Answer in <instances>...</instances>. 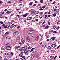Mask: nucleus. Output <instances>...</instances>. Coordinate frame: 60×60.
I'll return each mask as SVG.
<instances>
[{
    "mask_svg": "<svg viewBox=\"0 0 60 60\" xmlns=\"http://www.w3.org/2000/svg\"><path fill=\"white\" fill-rule=\"evenodd\" d=\"M47 38H49V35H47L46 36Z\"/></svg>",
    "mask_w": 60,
    "mask_h": 60,
    "instance_id": "5fc2aeb1",
    "label": "nucleus"
},
{
    "mask_svg": "<svg viewBox=\"0 0 60 60\" xmlns=\"http://www.w3.org/2000/svg\"><path fill=\"white\" fill-rule=\"evenodd\" d=\"M45 7H46L44 6L43 7H42V8H43V9H44L45 8Z\"/></svg>",
    "mask_w": 60,
    "mask_h": 60,
    "instance_id": "864d4df0",
    "label": "nucleus"
},
{
    "mask_svg": "<svg viewBox=\"0 0 60 60\" xmlns=\"http://www.w3.org/2000/svg\"><path fill=\"white\" fill-rule=\"evenodd\" d=\"M50 58L51 59H53L54 58V56H50Z\"/></svg>",
    "mask_w": 60,
    "mask_h": 60,
    "instance_id": "4be33fe9",
    "label": "nucleus"
},
{
    "mask_svg": "<svg viewBox=\"0 0 60 60\" xmlns=\"http://www.w3.org/2000/svg\"><path fill=\"white\" fill-rule=\"evenodd\" d=\"M42 47L44 48H45L46 47V45H44L42 46Z\"/></svg>",
    "mask_w": 60,
    "mask_h": 60,
    "instance_id": "e433bc0d",
    "label": "nucleus"
},
{
    "mask_svg": "<svg viewBox=\"0 0 60 60\" xmlns=\"http://www.w3.org/2000/svg\"><path fill=\"white\" fill-rule=\"evenodd\" d=\"M24 53L25 54H26V55H28V53H27V52H24Z\"/></svg>",
    "mask_w": 60,
    "mask_h": 60,
    "instance_id": "ea45409f",
    "label": "nucleus"
},
{
    "mask_svg": "<svg viewBox=\"0 0 60 60\" xmlns=\"http://www.w3.org/2000/svg\"><path fill=\"white\" fill-rule=\"evenodd\" d=\"M6 38L7 39H10V37L9 36H7L6 37Z\"/></svg>",
    "mask_w": 60,
    "mask_h": 60,
    "instance_id": "cd10ccee",
    "label": "nucleus"
},
{
    "mask_svg": "<svg viewBox=\"0 0 60 60\" xmlns=\"http://www.w3.org/2000/svg\"><path fill=\"white\" fill-rule=\"evenodd\" d=\"M57 57V56H56L54 57L53 58L54 59H56V57Z\"/></svg>",
    "mask_w": 60,
    "mask_h": 60,
    "instance_id": "4d7b16f0",
    "label": "nucleus"
},
{
    "mask_svg": "<svg viewBox=\"0 0 60 60\" xmlns=\"http://www.w3.org/2000/svg\"><path fill=\"white\" fill-rule=\"evenodd\" d=\"M51 46L53 48H56V45L55 44H52L51 45Z\"/></svg>",
    "mask_w": 60,
    "mask_h": 60,
    "instance_id": "423d86ee",
    "label": "nucleus"
},
{
    "mask_svg": "<svg viewBox=\"0 0 60 60\" xmlns=\"http://www.w3.org/2000/svg\"><path fill=\"white\" fill-rule=\"evenodd\" d=\"M15 20H17V19H18V18L17 17H15Z\"/></svg>",
    "mask_w": 60,
    "mask_h": 60,
    "instance_id": "49530a36",
    "label": "nucleus"
},
{
    "mask_svg": "<svg viewBox=\"0 0 60 60\" xmlns=\"http://www.w3.org/2000/svg\"><path fill=\"white\" fill-rule=\"evenodd\" d=\"M3 3V1H0V4H2V3Z\"/></svg>",
    "mask_w": 60,
    "mask_h": 60,
    "instance_id": "603ef678",
    "label": "nucleus"
},
{
    "mask_svg": "<svg viewBox=\"0 0 60 60\" xmlns=\"http://www.w3.org/2000/svg\"><path fill=\"white\" fill-rule=\"evenodd\" d=\"M19 34V33L18 31H15L13 33V35L14 36H18Z\"/></svg>",
    "mask_w": 60,
    "mask_h": 60,
    "instance_id": "f257e3e1",
    "label": "nucleus"
},
{
    "mask_svg": "<svg viewBox=\"0 0 60 60\" xmlns=\"http://www.w3.org/2000/svg\"><path fill=\"white\" fill-rule=\"evenodd\" d=\"M12 55L11 54H9V57H12Z\"/></svg>",
    "mask_w": 60,
    "mask_h": 60,
    "instance_id": "b1692460",
    "label": "nucleus"
},
{
    "mask_svg": "<svg viewBox=\"0 0 60 60\" xmlns=\"http://www.w3.org/2000/svg\"><path fill=\"white\" fill-rule=\"evenodd\" d=\"M56 3V2L55 1H54L52 3V4H54Z\"/></svg>",
    "mask_w": 60,
    "mask_h": 60,
    "instance_id": "680f3d73",
    "label": "nucleus"
},
{
    "mask_svg": "<svg viewBox=\"0 0 60 60\" xmlns=\"http://www.w3.org/2000/svg\"><path fill=\"white\" fill-rule=\"evenodd\" d=\"M51 52L52 53H53L55 52V50H52L51 51Z\"/></svg>",
    "mask_w": 60,
    "mask_h": 60,
    "instance_id": "aec40b11",
    "label": "nucleus"
},
{
    "mask_svg": "<svg viewBox=\"0 0 60 60\" xmlns=\"http://www.w3.org/2000/svg\"><path fill=\"white\" fill-rule=\"evenodd\" d=\"M45 21H44L42 24V25H44V23H45Z\"/></svg>",
    "mask_w": 60,
    "mask_h": 60,
    "instance_id": "69168bd1",
    "label": "nucleus"
},
{
    "mask_svg": "<svg viewBox=\"0 0 60 60\" xmlns=\"http://www.w3.org/2000/svg\"><path fill=\"white\" fill-rule=\"evenodd\" d=\"M39 36H38L35 39L36 41H38V40H39Z\"/></svg>",
    "mask_w": 60,
    "mask_h": 60,
    "instance_id": "9d476101",
    "label": "nucleus"
},
{
    "mask_svg": "<svg viewBox=\"0 0 60 60\" xmlns=\"http://www.w3.org/2000/svg\"><path fill=\"white\" fill-rule=\"evenodd\" d=\"M22 53H24L25 52V50L24 49H22V51H21Z\"/></svg>",
    "mask_w": 60,
    "mask_h": 60,
    "instance_id": "1a4fd4ad",
    "label": "nucleus"
},
{
    "mask_svg": "<svg viewBox=\"0 0 60 60\" xmlns=\"http://www.w3.org/2000/svg\"><path fill=\"white\" fill-rule=\"evenodd\" d=\"M25 48V47H22L20 48L19 49L20 51H21L22 49H23V48Z\"/></svg>",
    "mask_w": 60,
    "mask_h": 60,
    "instance_id": "f8f14e48",
    "label": "nucleus"
},
{
    "mask_svg": "<svg viewBox=\"0 0 60 60\" xmlns=\"http://www.w3.org/2000/svg\"><path fill=\"white\" fill-rule=\"evenodd\" d=\"M43 14V13L42 12H40L39 13V14Z\"/></svg>",
    "mask_w": 60,
    "mask_h": 60,
    "instance_id": "09e8293b",
    "label": "nucleus"
},
{
    "mask_svg": "<svg viewBox=\"0 0 60 60\" xmlns=\"http://www.w3.org/2000/svg\"><path fill=\"white\" fill-rule=\"evenodd\" d=\"M42 23V20H41L38 23V24L39 25H41V23Z\"/></svg>",
    "mask_w": 60,
    "mask_h": 60,
    "instance_id": "2eb2a0df",
    "label": "nucleus"
},
{
    "mask_svg": "<svg viewBox=\"0 0 60 60\" xmlns=\"http://www.w3.org/2000/svg\"><path fill=\"white\" fill-rule=\"evenodd\" d=\"M0 24H1L2 25V24H3V22L2 21H0Z\"/></svg>",
    "mask_w": 60,
    "mask_h": 60,
    "instance_id": "4c0bfd02",
    "label": "nucleus"
},
{
    "mask_svg": "<svg viewBox=\"0 0 60 60\" xmlns=\"http://www.w3.org/2000/svg\"><path fill=\"white\" fill-rule=\"evenodd\" d=\"M33 32V30H29L28 32V33L29 34H31Z\"/></svg>",
    "mask_w": 60,
    "mask_h": 60,
    "instance_id": "20e7f679",
    "label": "nucleus"
},
{
    "mask_svg": "<svg viewBox=\"0 0 60 60\" xmlns=\"http://www.w3.org/2000/svg\"><path fill=\"white\" fill-rule=\"evenodd\" d=\"M38 13H39V11H36L35 12L34 14H38Z\"/></svg>",
    "mask_w": 60,
    "mask_h": 60,
    "instance_id": "ddd939ff",
    "label": "nucleus"
},
{
    "mask_svg": "<svg viewBox=\"0 0 60 60\" xmlns=\"http://www.w3.org/2000/svg\"><path fill=\"white\" fill-rule=\"evenodd\" d=\"M52 39V41H53V40H54L55 39H56V37H52L51 38Z\"/></svg>",
    "mask_w": 60,
    "mask_h": 60,
    "instance_id": "9b49d317",
    "label": "nucleus"
},
{
    "mask_svg": "<svg viewBox=\"0 0 60 60\" xmlns=\"http://www.w3.org/2000/svg\"><path fill=\"white\" fill-rule=\"evenodd\" d=\"M59 11V10L58 9H54L53 11L55 12V13H57L58 12V11Z\"/></svg>",
    "mask_w": 60,
    "mask_h": 60,
    "instance_id": "f03ea898",
    "label": "nucleus"
},
{
    "mask_svg": "<svg viewBox=\"0 0 60 60\" xmlns=\"http://www.w3.org/2000/svg\"><path fill=\"white\" fill-rule=\"evenodd\" d=\"M53 33H57V32L56 31H54L53 32Z\"/></svg>",
    "mask_w": 60,
    "mask_h": 60,
    "instance_id": "bf43d9fd",
    "label": "nucleus"
},
{
    "mask_svg": "<svg viewBox=\"0 0 60 60\" xmlns=\"http://www.w3.org/2000/svg\"><path fill=\"white\" fill-rule=\"evenodd\" d=\"M27 58H25L24 59V60H27Z\"/></svg>",
    "mask_w": 60,
    "mask_h": 60,
    "instance_id": "e2e57ef3",
    "label": "nucleus"
},
{
    "mask_svg": "<svg viewBox=\"0 0 60 60\" xmlns=\"http://www.w3.org/2000/svg\"><path fill=\"white\" fill-rule=\"evenodd\" d=\"M9 34V33L7 32L5 34V35H7L8 34Z\"/></svg>",
    "mask_w": 60,
    "mask_h": 60,
    "instance_id": "bb28decb",
    "label": "nucleus"
},
{
    "mask_svg": "<svg viewBox=\"0 0 60 60\" xmlns=\"http://www.w3.org/2000/svg\"><path fill=\"white\" fill-rule=\"evenodd\" d=\"M26 41L27 42H29V41H30V39L27 40Z\"/></svg>",
    "mask_w": 60,
    "mask_h": 60,
    "instance_id": "c9c22d12",
    "label": "nucleus"
},
{
    "mask_svg": "<svg viewBox=\"0 0 60 60\" xmlns=\"http://www.w3.org/2000/svg\"><path fill=\"white\" fill-rule=\"evenodd\" d=\"M45 18H46V17H47V15H45Z\"/></svg>",
    "mask_w": 60,
    "mask_h": 60,
    "instance_id": "13d9d810",
    "label": "nucleus"
},
{
    "mask_svg": "<svg viewBox=\"0 0 60 60\" xmlns=\"http://www.w3.org/2000/svg\"><path fill=\"white\" fill-rule=\"evenodd\" d=\"M31 57L33 59V58H34L35 57V56H34V55H33L31 56Z\"/></svg>",
    "mask_w": 60,
    "mask_h": 60,
    "instance_id": "a211bd4d",
    "label": "nucleus"
},
{
    "mask_svg": "<svg viewBox=\"0 0 60 60\" xmlns=\"http://www.w3.org/2000/svg\"><path fill=\"white\" fill-rule=\"evenodd\" d=\"M11 54L13 56V53L12 52H11Z\"/></svg>",
    "mask_w": 60,
    "mask_h": 60,
    "instance_id": "052dcab7",
    "label": "nucleus"
},
{
    "mask_svg": "<svg viewBox=\"0 0 60 60\" xmlns=\"http://www.w3.org/2000/svg\"><path fill=\"white\" fill-rule=\"evenodd\" d=\"M20 27V26H18L17 27V29H19V28Z\"/></svg>",
    "mask_w": 60,
    "mask_h": 60,
    "instance_id": "a18cd8bd",
    "label": "nucleus"
},
{
    "mask_svg": "<svg viewBox=\"0 0 60 60\" xmlns=\"http://www.w3.org/2000/svg\"><path fill=\"white\" fill-rule=\"evenodd\" d=\"M56 26L55 25H54L52 26V27H53V28L54 29H55V28H56Z\"/></svg>",
    "mask_w": 60,
    "mask_h": 60,
    "instance_id": "a878e982",
    "label": "nucleus"
},
{
    "mask_svg": "<svg viewBox=\"0 0 60 60\" xmlns=\"http://www.w3.org/2000/svg\"><path fill=\"white\" fill-rule=\"evenodd\" d=\"M40 2L41 3H43V0H41L40 1Z\"/></svg>",
    "mask_w": 60,
    "mask_h": 60,
    "instance_id": "7c9ffc66",
    "label": "nucleus"
},
{
    "mask_svg": "<svg viewBox=\"0 0 60 60\" xmlns=\"http://www.w3.org/2000/svg\"><path fill=\"white\" fill-rule=\"evenodd\" d=\"M49 26L47 25L45 26V29H48V28H49Z\"/></svg>",
    "mask_w": 60,
    "mask_h": 60,
    "instance_id": "412c9836",
    "label": "nucleus"
},
{
    "mask_svg": "<svg viewBox=\"0 0 60 60\" xmlns=\"http://www.w3.org/2000/svg\"><path fill=\"white\" fill-rule=\"evenodd\" d=\"M56 16V14L54 13L53 14V17H55V16Z\"/></svg>",
    "mask_w": 60,
    "mask_h": 60,
    "instance_id": "a19ab883",
    "label": "nucleus"
},
{
    "mask_svg": "<svg viewBox=\"0 0 60 60\" xmlns=\"http://www.w3.org/2000/svg\"><path fill=\"white\" fill-rule=\"evenodd\" d=\"M33 4V2H31L29 3V5H32Z\"/></svg>",
    "mask_w": 60,
    "mask_h": 60,
    "instance_id": "c85d7f7f",
    "label": "nucleus"
},
{
    "mask_svg": "<svg viewBox=\"0 0 60 60\" xmlns=\"http://www.w3.org/2000/svg\"><path fill=\"white\" fill-rule=\"evenodd\" d=\"M11 13V12L10 11H8L6 12V13H8V14H9V13Z\"/></svg>",
    "mask_w": 60,
    "mask_h": 60,
    "instance_id": "5701e85b",
    "label": "nucleus"
},
{
    "mask_svg": "<svg viewBox=\"0 0 60 60\" xmlns=\"http://www.w3.org/2000/svg\"><path fill=\"white\" fill-rule=\"evenodd\" d=\"M51 49V47H50V46L48 47V49Z\"/></svg>",
    "mask_w": 60,
    "mask_h": 60,
    "instance_id": "f704fd0d",
    "label": "nucleus"
},
{
    "mask_svg": "<svg viewBox=\"0 0 60 60\" xmlns=\"http://www.w3.org/2000/svg\"><path fill=\"white\" fill-rule=\"evenodd\" d=\"M20 38V37H18L17 38V40H19V39Z\"/></svg>",
    "mask_w": 60,
    "mask_h": 60,
    "instance_id": "c03bdc74",
    "label": "nucleus"
},
{
    "mask_svg": "<svg viewBox=\"0 0 60 60\" xmlns=\"http://www.w3.org/2000/svg\"><path fill=\"white\" fill-rule=\"evenodd\" d=\"M6 47H9V43L7 44L6 45Z\"/></svg>",
    "mask_w": 60,
    "mask_h": 60,
    "instance_id": "c756f323",
    "label": "nucleus"
},
{
    "mask_svg": "<svg viewBox=\"0 0 60 60\" xmlns=\"http://www.w3.org/2000/svg\"><path fill=\"white\" fill-rule=\"evenodd\" d=\"M20 47V46H15V49H19Z\"/></svg>",
    "mask_w": 60,
    "mask_h": 60,
    "instance_id": "f3484780",
    "label": "nucleus"
},
{
    "mask_svg": "<svg viewBox=\"0 0 60 60\" xmlns=\"http://www.w3.org/2000/svg\"><path fill=\"white\" fill-rule=\"evenodd\" d=\"M6 48L8 50H10L11 49V47L10 46L7 47Z\"/></svg>",
    "mask_w": 60,
    "mask_h": 60,
    "instance_id": "dca6fc26",
    "label": "nucleus"
},
{
    "mask_svg": "<svg viewBox=\"0 0 60 60\" xmlns=\"http://www.w3.org/2000/svg\"><path fill=\"white\" fill-rule=\"evenodd\" d=\"M10 27L11 29H12V28L14 27V26L12 25H11L10 26Z\"/></svg>",
    "mask_w": 60,
    "mask_h": 60,
    "instance_id": "4468645a",
    "label": "nucleus"
},
{
    "mask_svg": "<svg viewBox=\"0 0 60 60\" xmlns=\"http://www.w3.org/2000/svg\"><path fill=\"white\" fill-rule=\"evenodd\" d=\"M13 15H14V14H11V16H13Z\"/></svg>",
    "mask_w": 60,
    "mask_h": 60,
    "instance_id": "8fccbe9b",
    "label": "nucleus"
},
{
    "mask_svg": "<svg viewBox=\"0 0 60 60\" xmlns=\"http://www.w3.org/2000/svg\"><path fill=\"white\" fill-rule=\"evenodd\" d=\"M19 60H23L22 59L20 58L19 59Z\"/></svg>",
    "mask_w": 60,
    "mask_h": 60,
    "instance_id": "774afa93",
    "label": "nucleus"
},
{
    "mask_svg": "<svg viewBox=\"0 0 60 60\" xmlns=\"http://www.w3.org/2000/svg\"><path fill=\"white\" fill-rule=\"evenodd\" d=\"M25 41V40L23 38H22L21 40V41L22 42H24Z\"/></svg>",
    "mask_w": 60,
    "mask_h": 60,
    "instance_id": "6ab92c4d",
    "label": "nucleus"
},
{
    "mask_svg": "<svg viewBox=\"0 0 60 60\" xmlns=\"http://www.w3.org/2000/svg\"><path fill=\"white\" fill-rule=\"evenodd\" d=\"M19 56L21 57H22V58H25V56H24V55L23 53H20L19 54Z\"/></svg>",
    "mask_w": 60,
    "mask_h": 60,
    "instance_id": "7ed1b4c3",
    "label": "nucleus"
},
{
    "mask_svg": "<svg viewBox=\"0 0 60 60\" xmlns=\"http://www.w3.org/2000/svg\"><path fill=\"white\" fill-rule=\"evenodd\" d=\"M8 26V25L5 26V24H3L2 25V26L4 27V28H7V27Z\"/></svg>",
    "mask_w": 60,
    "mask_h": 60,
    "instance_id": "6e6552de",
    "label": "nucleus"
},
{
    "mask_svg": "<svg viewBox=\"0 0 60 60\" xmlns=\"http://www.w3.org/2000/svg\"><path fill=\"white\" fill-rule=\"evenodd\" d=\"M59 28H60V27H59V26H58L57 27L56 29L57 30H58V29H59Z\"/></svg>",
    "mask_w": 60,
    "mask_h": 60,
    "instance_id": "473e14b6",
    "label": "nucleus"
},
{
    "mask_svg": "<svg viewBox=\"0 0 60 60\" xmlns=\"http://www.w3.org/2000/svg\"><path fill=\"white\" fill-rule=\"evenodd\" d=\"M48 25H50V22H49V21L48 22Z\"/></svg>",
    "mask_w": 60,
    "mask_h": 60,
    "instance_id": "de8ad7c7",
    "label": "nucleus"
},
{
    "mask_svg": "<svg viewBox=\"0 0 60 60\" xmlns=\"http://www.w3.org/2000/svg\"><path fill=\"white\" fill-rule=\"evenodd\" d=\"M34 48H32L31 49L30 52H32V51H33L34 50Z\"/></svg>",
    "mask_w": 60,
    "mask_h": 60,
    "instance_id": "393cba45",
    "label": "nucleus"
},
{
    "mask_svg": "<svg viewBox=\"0 0 60 60\" xmlns=\"http://www.w3.org/2000/svg\"><path fill=\"white\" fill-rule=\"evenodd\" d=\"M34 34H32L31 35V37H34Z\"/></svg>",
    "mask_w": 60,
    "mask_h": 60,
    "instance_id": "2f4dec72",
    "label": "nucleus"
},
{
    "mask_svg": "<svg viewBox=\"0 0 60 60\" xmlns=\"http://www.w3.org/2000/svg\"><path fill=\"white\" fill-rule=\"evenodd\" d=\"M25 51L26 52H28V51H30V49H29V47H27L25 49Z\"/></svg>",
    "mask_w": 60,
    "mask_h": 60,
    "instance_id": "39448f33",
    "label": "nucleus"
},
{
    "mask_svg": "<svg viewBox=\"0 0 60 60\" xmlns=\"http://www.w3.org/2000/svg\"><path fill=\"white\" fill-rule=\"evenodd\" d=\"M31 45H35V44H34V43H31Z\"/></svg>",
    "mask_w": 60,
    "mask_h": 60,
    "instance_id": "37998d69",
    "label": "nucleus"
},
{
    "mask_svg": "<svg viewBox=\"0 0 60 60\" xmlns=\"http://www.w3.org/2000/svg\"><path fill=\"white\" fill-rule=\"evenodd\" d=\"M2 59V57L1 56H0V60Z\"/></svg>",
    "mask_w": 60,
    "mask_h": 60,
    "instance_id": "6e6d98bb",
    "label": "nucleus"
},
{
    "mask_svg": "<svg viewBox=\"0 0 60 60\" xmlns=\"http://www.w3.org/2000/svg\"><path fill=\"white\" fill-rule=\"evenodd\" d=\"M30 13H31V14H34V13L33 12H30Z\"/></svg>",
    "mask_w": 60,
    "mask_h": 60,
    "instance_id": "338daca9",
    "label": "nucleus"
},
{
    "mask_svg": "<svg viewBox=\"0 0 60 60\" xmlns=\"http://www.w3.org/2000/svg\"><path fill=\"white\" fill-rule=\"evenodd\" d=\"M21 43V44H24L25 43L23 42H22Z\"/></svg>",
    "mask_w": 60,
    "mask_h": 60,
    "instance_id": "3c124183",
    "label": "nucleus"
},
{
    "mask_svg": "<svg viewBox=\"0 0 60 60\" xmlns=\"http://www.w3.org/2000/svg\"><path fill=\"white\" fill-rule=\"evenodd\" d=\"M32 19V17H27V20H31Z\"/></svg>",
    "mask_w": 60,
    "mask_h": 60,
    "instance_id": "0eeeda50",
    "label": "nucleus"
},
{
    "mask_svg": "<svg viewBox=\"0 0 60 60\" xmlns=\"http://www.w3.org/2000/svg\"><path fill=\"white\" fill-rule=\"evenodd\" d=\"M31 11V12H33V13H34V10H32Z\"/></svg>",
    "mask_w": 60,
    "mask_h": 60,
    "instance_id": "79ce46f5",
    "label": "nucleus"
},
{
    "mask_svg": "<svg viewBox=\"0 0 60 60\" xmlns=\"http://www.w3.org/2000/svg\"><path fill=\"white\" fill-rule=\"evenodd\" d=\"M29 37L28 36H27L26 38V39H29Z\"/></svg>",
    "mask_w": 60,
    "mask_h": 60,
    "instance_id": "58836bf2",
    "label": "nucleus"
},
{
    "mask_svg": "<svg viewBox=\"0 0 60 60\" xmlns=\"http://www.w3.org/2000/svg\"><path fill=\"white\" fill-rule=\"evenodd\" d=\"M39 10L40 11H41V10H43V9H42V8H40L39 9Z\"/></svg>",
    "mask_w": 60,
    "mask_h": 60,
    "instance_id": "0e129e2a",
    "label": "nucleus"
},
{
    "mask_svg": "<svg viewBox=\"0 0 60 60\" xmlns=\"http://www.w3.org/2000/svg\"><path fill=\"white\" fill-rule=\"evenodd\" d=\"M26 16H27V14H25L24 15H23V17H26Z\"/></svg>",
    "mask_w": 60,
    "mask_h": 60,
    "instance_id": "72a5a7b5",
    "label": "nucleus"
}]
</instances>
